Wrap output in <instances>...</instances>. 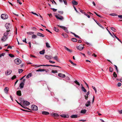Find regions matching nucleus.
Masks as SVG:
<instances>
[{"label": "nucleus", "mask_w": 122, "mask_h": 122, "mask_svg": "<svg viewBox=\"0 0 122 122\" xmlns=\"http://www.w3.org/2000/svg\"><path fill=\"white\" fill-rule=\"evenodd\" d=\"M46 46L47 48L50 47V46L48 42L46 43Z\"/></svg>", "instance_id": "31"}, {"label": "nucleus", "mask_w": 122, "mask_h": 122, "mask_svg": "<svg viewBox=\"0 0 122 122\" xmlns=\"http://www.w3.org/2000/svg\"><path fill=\"white\" fill-rule=\"evenodd\" d=\"M42 114H43L47 115L49 113L48 112L44 111L42 112Z\"/></svg>", "instance_id": "24"}, {"label": "nucleus", "mask_w": 122, "mask_h": 122, "mask_svg": "<svg viewBox=\"0 0 122 122\" xmlns=\"http://www.w3.org/2000/svg\"><path fill=\"white\" fill-rule=\"evenodd\" d=\"M75 82L76 83V84L78 85V86H80V85L79 84V83L76 80L75 81Z\"/></svg>", "instance_id": "38"}, {"label": "nucleus", "mask_w": 122, "mask_h": 122, "mask_svg": "<svg viewBox=\"0 0 122 122\" xmlns=\"http://www.w3.org/2000/svg\"><path fill=\"white\" fill-rule=\"evenodd\" d=\"M65 47V49L67 50V51H69L70 52H71L72 51V50H71L70 49H69L67 47Z\"/></svg>", "instance_id": "23"}, {"label": "nucleus", "mask_w": 122, "mask_h": 122, "mask_svg": "<svg viewBox=\"0 0 122 122\" xmlns=\"http://www.w3.org/2000/svg\"><path fill=\"white\" fill-rule=\"evenodd\" d=\"M23 41L24 42H25L26 43H27L26 42V38H25L24 40H23Z\"/></svg>", "instance_id": "57"}, {"label": "nucleus", "mask_w": 122, "mask_h": 122, "mask_svg": "<svg viewBox=\"0 0 122 122\" xmlns=\"http://www.w3.org/2000/svg\"><path fill=\"white\" fill-rule=\"evenodd\" d=\"M23 71V70L22 69H19L18 70L19 73H22Z\"/></svg>", "instance_id": "40"}, {"label": "nucleus", "mask_w": 122, "mask_h": 122, "mask_svg": "<svg viewBox=\"0 0 122 122\" xmlns=\"http://www.w3.org/2000/svg\"><path fill=\"white\" fill-rule=\"evenodd\" d=\"M37 35L38 36H39L41 37H44L45 36L43 34H42L41 33L39 32L37 33Z\"/></svg>", "instance_id": "12"}, {"label": "nucleus", "mask_w": 122, "mask_h": 122, "mask_svg": "<svg viewBox=\"0 0 122 122\" xmlns=\"http://www.w3.org/2000/svg\"><path fill=\"white\" fill-rule=\"evenodd\" d=\"M86 110L85 109H84L83 110H82L81 111V113H82L84 114L86 113Z\"/></svg>", "instance_id": "27"}, {"label": "nucleus", "mask_w": 122, "mask_h": 122, "mask_svg": "<svg viewBox=\"0 0 122 122\" xmlns=\"http://www.w3.org/2000/svg\"><path fill=\"white\" fill-rule=\"evenodd\" d=\"M17 94L19 96L21 95V91H17L16 92Z\"/></svg>", "instance_id": "16"}, {"label": "nucleus", "mask_w": 122, "mask_h": 122, "mask_svg": "<svg viewBox=\"0 0 122 122\" xmlns=\"http://www.w3.org/2000/svg\"><path fill=\"white\" fill-rule=\"evenodd\" d=\"M113 76L114 77H116L117 76V75L115 72H114L113 74Z\"/></svg>", "instance_id": "42"}, {"label": "nucleus", "mask_w": 122, "mask_h": 122, "mask_svg": "<svg viewBox=\"0 0 122 122\" xmlns=\"http://www.w3.org/2000/svg\"><path fill=\"white\" fill-rule=\"evenodd\" d=\"M9 55L11 57H14V56L11 54H9Z\"/></svg>", "instance_id": "46"}, {"label": "nucleus", "mask_w": 122, "mask_h": 122, "mask_svg": "<svg viewBox=\"0 0 122 122\" xmlns=\"http://www.w3.org/2000/svg\"><path fill=\"white\" fill-rule=\"evenodd\" d=\"M23 103V104L22 106H27L29 105L30 104V102L26 101H24Z\"/></svg>", "instance_id": "5"}, {"label": "nucleus", "mask_w": 122, "mask_h": 122, "mask_svg": "<svg viewBox=\"0 0 122 122\" xmlns=\"http://www.w3.org/2000/svg\"><path fill=\"white\" fill-rule=\"evenodd\" d=\"M15 63L17 65H19L21 62V61L19 59L17 58L14 60Z\"/></svg>", "instance_id": "3"}, {"label": "nucleus", "mask_w": 122, "mask_h": 122, "mask_svg": "<svg viewBox=\"0 0 122 122\" xmlns=\"http://www.w3.org/2000/svg\"><path fill=\"white\" fill-rule=\"evenodd\" d=\"M58 12L60 14H63V11H58Z\"/></svg>", "instance_id": "59"}, {"label": "nucleus", "mask_w": 122, "mask_h": 122, "mask_svg": "<svg viewBox=\"0 0 122 122\" xmlns=\"http://www.w3.org/2000/svg\"><path fill=\"white\" fill-rule=\"evenodd\" d=\"M63 1L64 4L65 5H66L67 4V2L66 1V0H64V1Z\"/></svg>", "instance_id": "61"}, {"label": "nucleus", "mask_w": 122, "mask_h": 122, "mask_svg": "<svg viewBox=\"0 0 122 122\" xmlns=\"http://www.w3.org/2000/svg\"><path fill=\"white\" fill-rule=\"evenodd\" d=\"M65 31V32L67 33H68V31L66 27H64V28L63 29Z\"/></svg>", "instance_id": "33"}, {"label": "nucleus", "mask_w": 122, "mask_h": 122, "mask_svg": "<svg viewBox=\"0 0 122 122\" xmlns=\"http://www.w3.org/2000/svg\"><path fill=\"white\" fill-rule=\"evenodd\" d=\"M45 57L46 58L48 59H51L52 57L51 56H45Z\"/></svg>", "instance_id": "17"}, {"label": "nucleus", "mask_w": 122, "mask_h": 122, "mask_svg": "<svg viewBox=\"0 0 122 122\" xmlns=\"http://www.w3.org/2000/svg\"><path fill=\"white\" fill-rule=\"evenodd\" d=\"M62 35L65 37V38H67L68 37V36L65 33H62Z\"/></svg>", "instance_id": "19"}, {"label": "nucleus", "mask_w": 122, "mask_h": 122, "mask_svg": "<svg viewBox=\"0 0 122 122\" xmlns=\"http://www.w3.org/2000/svg\"><path fill=\"white\" fill-rule=\"evenodd\" d=\"M91 103V102L89 101H88L85 104V105L86 107H88L90 105Z\"/></svg>", "instance_id": "13"}, {"label": "nucleus", "mask_w": 122, "mask_h": 122, "mask_svg": "<svg viewBox=\"0 0 122 122\" xmlns=\"http://www.w3.org/2000/svg\"><path fill=\"white\" fill-rule=\"evenodd\" d=\"M59 70V69H57V70H54V73H57V70Z\"/></svg>", "instance_id": "54"}, {"label": "nucleus", "mask_w": 122, "mask_h": 122, "mask_svg": "<svg viewBox=\"0 0 122 122\" xmlns=\"http://www.w3.org/2000/svg\"><path fill=\"white\" fill-rule=\"evenodd\" d=\"M10 30H7L6 32L5 33L4 35L3 36L1 39V41H5L8 38V36L9 34V32H10Z\"/></svg>", "instance_id": "1"}, {"label": "nucleus", "mask_w": 122, "mask_h": 122, "mask_svg": "<svg viewBox=\"0 0 122 122\" xmlns=\"http://www.w3.org/2000/svg\"><path fill=\"white\" fill-rule=\"evenodd\" d=\"M17 103L19 105H20L22 107H23V106L22 105L20 104L17 101H16Z\"/></svg>", "instance_id": "60"}, {"label": "nucleus", "mask_w": 122, "mask_h": 122, "mask_svg": "<svg viewBox=\"0 0 122 122\" xmlns=\"http://www.w3.org/2000/svg\"><path fill=\"white\" fill-rule=\"evenodd\" d=\"M79 121H82L83 122H85V121H86V120H85L81 119V120H80Z\"/></svg>", "instance_id": "58"}, {"label": "nucleus", "mask_w": 122, "mask_h": 122, "mask_svg": "<svg viewBox=\"0 0 122 122\" xmlns=\"http://www.w3.org/2000/svg\"><path fill=\"white\" fill-rule=\"evenodd\" d=\"M45 53V51L44 50H43L42 51H40V53L41 54H43Z\"/></svg>", "instance_id": "36"}, {"label": "nucleus", "mask_w": 122, "mask_h": 122, "mask_svg": "<svg viewBox=\"0 0 122 122\" xmlns=\"http://www.w3.org/2000/svg\"><path fill=\"white\" fill-rule=\"evenodd\" d=\"M54 30H55V31H56V32H58V29L56 28V27H54Z\"/></svg>", "instance_id": "45"}, {"label": "nucleus", "mask_w": 122, "mask_h": 122, "mask_svg": "<svg viewBox=\"0 0 122 122\" xmlns=\"http://www.w3.org/2000/svg\"><path fill=\"white\" fill-rule=\"evenodd\" d=\"M109 71L111 72H112L113 71L112 68L111 67H110L109 68Z\"/></svg>", "instance_id": "48"}, {"label": "nucleus", "mask_w": 122, "mask_h": 122, "mask_svg": "<svg viewBox=\"0 0 122 122\" xmlns=\"http://www.w3.org/2000/svg\"><path fill=\"white\" fill-rule=\"evenodd\" d=\"M62 117H66V116L64 114L61 115H60Z\"/></svg>", "instance_id": "44"}, {"label": "nucleus", "mask_w": 122, "mask_h": 122, "mask_svg": "<svg viewBox=\"0 0 122 122\" xmlns=\"http://www.w3.org/2000/svg\"><path fill=\"white\" fill-rule=\"evenodd\" d=\"M78 117L77 115H73L71 116V117L72 118H76Z\"/></svg>", "instance_id": "21"}, {"label": "nucleus", "mask_w": 122, "mask_h": 122, "mask_svg": "<svg viewBox=\"0 0 122 122\" xmlns=\"http://www.w3.org/2000/svg\"><path fill=\"white\" fill-rule=\"evenodd\" d=\"M113 35L114 36L117 38L118 40V41H120V40L119 38H118L116 36H115L114 34L113 33Z\"/></svg>", "instance_id": "47"}, {"label": "nucleus", "mask_w": 122, "mask_h": 122, "mask_svg": "<svg viewBox=\"0 0 122 122\" xmlns=\"http://www.w3.org/2000/svg\"><path fill=\"white\" fill-rule=\"evenodd\" d=\"M58 76L62 78H64L66 76L65 74L60 73L58 74Z\"/></svg>", "instance_id": "9"}, {"label": "nucleus", "mask_w": 122, "mask_h": 122, "mask_svg": "<svg viewBox=\"0 0 122 122\" xmlns=\"http://www.w3.org/2000/svg\"><path fill=\"white\" fill-rule=\"evenodd\" d=\"M55 16L57 19H58L60 20H62L64 19L63 17L61 16L59 14H58V15H55Z\"/></svg>", "instance_id": "4"}, {"label": "nucleus", "mask_w": 122, "mask_h": 122, "mask_svg": "<svg viewBox=\"0 0 122 122\" xmlns=\"http://www.w3.org/2000/svg\"><path fill=\"white\" fill-rule=\"evenodd\" d=\"M72 3L74 5H77L78 4V2L75 0H73L72 1Z\"/></svg>", "instance_id": "14"}, {"label": "nucleus", "mask_w": 122, "mask_h": 122, "mask_svg": "<svg viewBox=\"0 0 122 122\" xmlns=\"http://www.w3.org/2000/svg\"><path fill=\"white\" fill-rule=\"evenodd\" d=\"M27 33L28 35H32L34 34V32H27Z\"/></svg>", "instance_id": "34"}, {"label": "nucleus", "mask_w": 122, "mask_h": 122, "mask_svg": "<svg viewBox=\"0 0 122 122\" xmlns=\"http://www.w3.org/2000/svg\"><path fill=\"white\" fill-rule=\"evenodd\" d=\"M117 85L118 87H120L121 86L122 84L121 83L119 82L118 83Z\"/></svg>", "instance_id": "49"}, {"label": "nucleus", "mask_w": 122, "mask_h": 122, "mask_svg": "<svg viewBox=\"0 0 122 122\" xmlns=\"http://www.w3.org/2000/svg\"><path fill=\"white\" fill-rule=\"evenodd\" d=\"M1 17L3 19H6L8 18V16L6 14H2L1 15Z\"/></svg>", "instance_id": "2"}, {"label": "nucleus", "mask_w": 122, "mask_h": 122, "mask_svg": "<svg viewBox=\"0 0 122 122\" xmlns=\"http://www.w3.org/2000/svg\"><path fill=\"white\" fill-rule=\"evenodd\" d=\"M54 59L56 60V61H59V59L58 57L57 56H55L54 57Z\"/></svg>", "instance_id": "29"}, {"label": "nucleus", "mask_w": 122, "mask_h": 122, "mask_svg": "<svg viewBox=\"0 0 122 122\" xmlns=\"http://www.w3.org/2000/svg\"><path fill=\"white\" fill-rule=\"evenodd\" d=\"M98 24V25L100 26L102 28H104L101 25V24H98L97 23V24Z\"/></svg>", "instance_id": "56"}, {"label": "nucleus", "mask_w": 122, "mask_h": 122, "mask_svg": "<svg viewBox=\"0 0 122 122\" xmlns=\"http://www.w3.org/2000/svg\"><path fill=\"white\" fill-rule=\"evenodd\" d=\"M5 92L7 94L8 93L9 88L7 87H5L4 90Z\"/></svg>", "instance_id": "11"}, {"label": "nucleus", "mask_w": 122, "mask_h": 122, "mask_svg": "<svg viewBox=\"0 0 122 122\" xmlns=\"http://www.w3.org/2000/svg\"><path fill=\"white\" fill-rule=\"evenodd\" d=\"M24 83L23 82H22L20 85V87L21 88H23L24 87Z\"/></svg>", "instance_id": "15"}, {"label": "nucleus", "mask_w": 122, "mask_h": 122, "mask_svg": "<svg viewBox=\"0 0 122 122\" xmlns=\"http://www.w3.org/2000/svg\"><path fill=\"white\" fill-rule=\"evenodd\" d=\"M32 74L31 73H29L26 76V77L27 78H28L31 76Z\"/></svg>", "instance_id": "20"}, {"label": "nucleus", "mask_w": 122, "mask_h": 122, "mask_svg": "<svg viewBox=\"0 0 122 122\" xmlns=\"http://www.w3.org/2000/svg\"><path fill=\"white\" fill-rule=\"evenodd\" d=\"M69 61L71 63V64H72L73 66H76V64L75 63H73L70 60H69Z\"/></svg>", "instance_id": "32"}, {"label": "nucleus", "mask_w": 122, "mask_h": 122, "mask_svg": "<svg viewBox=\"0 0 122 122\" xmlns=\"http://www.w3.org/2000/svg\"><path fill=\"white\" fill-rule=\"evenodd\" d=\"M81 89L82 91H83V92H86V90L83 86L82 87Z\"/></svg>", "instance_id": "35"}, {"label": "nucleus", "mask_w": 122, "mask_h": 122, "mask_svg": "<svg viewBox=\"0 0 122 122\" xmlns=\"http://www.w3.org/2000/svg\"><path fill=\"white\" fill-rule=\"evenodd\" d=\"M12 72L11 70H7L5 72V74L6 75H9Z\"/></svg>", "instance_id": "10"}, {"label": "nucleus", "mask_w": 122, "mask_h": 122, "mask_svg": "<svg viewBox=\"0 0 122 122\" xmlns=\"http://www.w3.org/2000/svg\"><path fill=\"white\" fill-rule=\"evenodd\" d=\"M72 33V34H73L76 37L78 38H79L80 39H81V38H80V37H79V36H78V35H76V34H75L74 33H72H72Z\"/></svg>", "instance_id": "28"}, {"label": "nucleus", "mask_w": 122, "mask_h": 122, "mask_svg": "<svg viewBox=\"0 0 122 122\" xmlns=\"http://www.w3.org/2000/svg\"><path fill=\"white\" fill-rule=\"evenodd\" d=\"M85 15L87 16L89 18L90 17V15H88V14H86V13H85Z\"/></svg>", "instance_id": "53"}, {"label": "nucleus", "mask_w": 122, "mask_h": 122, "mask_svg": "<svg viewBox=\"0 0 122 122\" xmlns=\"http://www.w3.org/2000/svg\"><path fill=\"white\" fill-rule=\"evenodd\" d=\"M106 29L108 31V32H109V33L110 35L112 36L113 38L114 37V36H113V35L110 32V31L107 28Z\"/></svg>", "instance_id": "37"}, {"label": "nucleus", "mask_w": 122, "mask_h": 122, "mask_svg": "<svg viewBox=\"0 0 122 122\" xmlns=\"http://www.w3.org/2000/svg\"><path fill=\"white\" fill-rule=\"evenodd\" d=\"M45 71V70L44 69H39L38 70H36V71Z\"/></svg>", "instance_id": "25"}, {"label": "nucleus", "mask_w": 122, "mask_h": 122, "mask_svg": "<svg viewBox=\"0 0 122 122\" xmlns=\"http://www.w3.org/2000/svg\"><path fill=\"white\" fill-rule=\"evenodd\" d=\"M85 99L87 100L88 98V96L86 95L85 96Z\"/></svg>", "instance_id": "51"}, {"label": "nucleus", "mask_w": 122, "mask_h": 122, "mask_svg": "<svg viewBox=\"0 0 122 122\" xmlns=\"http://www.w3.org/2000/svg\"><path fill=\"white\" fill-rule=\"evenodd\" d=\"M71 41L74 42H76L77 41V39L75 38H72L71 39Z\"/></svg>", "instance_id": "26"}, {"label": "nucleus", "mask_w": 122, "mask_h": 122, "mask_svg": "<svg viewBox=\"0 0 122 122\" xmlns=\"http://www.w3.org/2000/svg\"><path fill=\"white\" fill-rule=\"evenodd\" d=\"M118 16L119 18H122V15H118Z\"/></svg>", "instance_id": "63"}, {"label": "nucleus", "mask_w": 122, "mask_h": 122, "mask_svg": "<svg viewBox=\"0 0 122 122\" xmlns=\"http://www.w3.org/2000/svg\"><path fill=\"white\" fill-rule=\"evenodd\" d=\"M114 66H115V68L117 72H118V69H117V67L116 65H114Z\"/></svg>", "instance_id": "50"}, {"label": "nucleus", "mask_w": 122, "mask_h": 122, "mask_svg": "<svg viewBox=\"0 0 122 122\" xmlns=\"http://www.w3.org/2000/svg\"><path fill=\"white\" fill-rule=\"evenodd\" d=\"M54 67H54V69H56V70H57V69H59L61 68L60 67L58 66H56L54 65Z\"/></svg>", "instance_id": "18"}, {"label": "nucleus", "mask_w": 122, "mask_h": 122, "mask_svg": "<svg viewBox=\"0 0 122 122\" xmlns=\"http://www.w3.org/2000/svg\"><path fill=\"white\" fill-rule=\"evenodd\" d=\"M87 53L89 55H91V52L89 51H88Z\"/></svg>", "instance_id": "64"}, {"label": "nucleus", "mask_w": 122, "mask_h": 122, "mask_svg": "<svg viewBox=\"0 0 122 122\" xmlns=\"http://www.w3.org/2000/svg\"><path fill=\"white\" fill-rule=\"evenodd\" d=\"M119 113L120 114H122V110L119 111H118Z\"/></svg>", "instance_id": "62"}, {"label": "nucleus", "mask_w": 122, "mask_h": 122, "mask_svg": "<svg viewBox=\"0 0 122 122\" xmlns=\"http://www.w3.org/2000/svg\"><path fill=\"white\" fill-rule=\"evenodd\" d=\"M36 37L37 36L35 35H33L32 36V38L33 39H35Z\"/></svg>", "instance_id": "41"}, {"label": "nucleus", "mask_w": 122, "mask_h": 122, "mask_svg": "<svg viewBox=\"0 0 122 122\" xmlns=\"http://www.w3.org/2000/svg\"><path fill=\"white\" fill-rule=\"evenodd\" d=\"M83 46L82 45H80L78 47V49L79 50L81 51L83 49Z\"/></svg>", "instance_id": "7"}, {"label": "nucleus", "mask_w": 122, "mask_h": 122, "mask_svg": "<svg viewBox=\"0 0 122 122\" xmlns=\"http://www.w3.org/2000/svg\"><path fill=\"white\" fill-rule=\"evenodd\" d=\"M5 26L7 29H9L11 28V25L9 23H6L5 25Z\"/></svg>", "instance_id": "8"}, {"label": "nucleus", "mask_w": 122, "mask_h": 122, "mask_svg": "<svg viewBox=\"0 0 122 122\" xmlns=\"http://www.w3.org/2000/svg\"><path fill=\"white\" fill-rule=\"evenodd\" d=\"M92 88L94 90L96 93L97 92V90H96V88L95 87H94V86H92Z\"/></svg>", "instance_id": "39"}, {"label": "nucleus", "mask_w": 122, "mask_h": 122, "mask_svg": "<svg viewBox=\"0 0 122 122\" xmlns=\"http://www.w3.org/2000/svg\"><path fill=\"white\" fill-rule=\"evenodd\" d=\"M17 3H18L19 4L21 5L22 3L20 0H17Z\"/></svg>", "instance_id": "43"}, {"label": "nucleus", "mask_w": 122, "mask_h": 122, "mask_svg": "<svg viewBox=\"0 0 122 122\" xmlns=\"http://www.w3.org/2000/svg\"><path fill=\"white\" fill-rule=\"evenodd\" d=\"M16 76H13L12 77V79H14L16 78Z\"/></svg>", "instance_id": "52"}, {"label": "nucleus", "mask_w": 122, "mask_h": 122, "mask_svg": "<svg viewBox=\"0 0 122 122\" xmlns=\"http://www.w3.org/2000/svg\"><path fill=\"white\" fill-rule=\"evenodd\" d=\"M53 66V65H40V66H38L37 67H40L41 66Z\"/></svg>", "instance_id": "22"}, {"label": "nucleus", "mask_w": 122, "mask_h": 122, "mask_svg": "<svg viewBox=\"0 0 122 122\" xmlns=\"http://www.w3.org/2000/svg\"><path fill=\"white\" fill-rule=\"evenodd\" d=\"M111 29L112 31L114 32H116L117 31V30L113 27H111Z\"/></svg>", "instance_id": "30"}, {"label": "nucleus", "mask_w": 122, "mask_h": 122, "mask_svg": "<svg viewBox=\"0 0 122 122\" xmlns=\"http://www.w3.org/2000/svg\"><path fill=\"white\" fill-rule=\"evenodd\" d=\"M5 53H3L1 54H0L1 56V57L2 56H4L5 55Z\"/></svg>", "instance_id": "55"}, {"label": "nucleus", "mask_w": 122, "mask_h": 122, "mask_svg": "<svg viewBox=\"0 0 122 122\" xmlns=\"http://www.w3.org/2000/svg\"><path fill=\"white\" fill-rule=\"evenodd\" d=\"M31 108L33 110L37 111L38 110L37 107L34 105H33L31 106Z\"/></svg>", "instance_id": "6"}]
</instances>
